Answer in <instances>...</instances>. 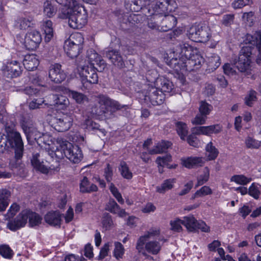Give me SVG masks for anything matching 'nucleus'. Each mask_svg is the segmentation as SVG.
Returning a JSON list of instances; mask_svg holds the SVG:
<instances>
[{"label": "nucleus", "instance_id": "1", "mask_svg": "<svg viewBox=\"0 0 261 261\" xmlns=\"http://www.w3.org/2000/svg\"><path fill=\"white\" fill-rule=\"evenodd\" d=\"M167 56L170 60L169 65L181 73L185 71L198 69L203 61L197 48L186 42L179 43L175 50L170 51Z\"/></svg>", "mask_w": 261, "mask_h": 261}, {"label": "nucleus", "instance_id": "2", "mask_svg": "<svg viewBox=\"0 0 261 261\" xmlns=\"http://www.w3.org/2000/svg\"><path fill=\"white\" fill-rule=\"evenodd\" d=\"M58 4L63 7L59 12V17L68 18V23L71 28L79 29L86 24L88 15L83 4H79L76 1L75 3L65 2Z\"/></svg>", "mask_w": 261, "mask_h": 261}, {"label": "nucleus", "instance_id": "3", "mask_svg": "<svg viewBox=\"0 0 261 261\" xmlns=\"http://www.w3.org/2000/svg\"><path fill=\"white\" fill-rule=\"evenodd\" d=\"M21 126L28 140L31 138L36 140L39 145L44 148L48 155L51 158L55 156L56 147L59 146L57 142L58 139H62L61 138H58L56 141H54V138L49 134H46L41 136H40V133L33 127L32 121H23L21 123Z\"/></svg>", "mask_w": 261, "mask_h": 261}, {"label": "nucleus", "instance_id": "4", "mask_svg": "<svg viewBox=\"0 0 261 261\" xmlns=\"http://www.w3.org/2000/svg\"><path fill=\"white\" fill-rule=\"evenodd\" d=\"M56 150L55 155L58 159L66 157L74 163H79L83 158L81 149L76 145H73L71 143L63 139L57 140Z\"/></svg>", "mask_w": 261, "mask_h": 261}, {"label": "nucleus", "instance_id": "5", "mask_svg": "<svg viewBox=\"0 0 261 261\" xmlns=\"http://www.w3.org/2000/svg\"><path fill=\"white\" fill-rule=\"evenodd\" d=\"M86 64L85 60L79 61L76 70L83 86L85 89H88L91 84L98 82V77L94 67H89L88 65Z\"/></svg>", "mask_w": 261, "mask_h": 261}, {"label": "nucleus", "instance_id": "6", "mask_svg": "<svg viewBox=\"0 0 261 261\" xmlns=\"http://www.w3.org/2000/svg\"><path fill=\"white\" fill-rule=\"evenodd\" d=\"M252 49L250 46H245L240 51V54L238 59L237 57L232 58V64L238 69V70L245 75L251 74V60Z\"/></svg>", "mask_w": 261, "mask_h": 261}, {"label": "nucleus", "instance_id": "7", "mask_svg": "<svg viewBox=\"0 0 261 261\" xmlns=\"http://www.w3.org/2000/svg\"><path fill=\"white\" fill-rule=\"evenodd\" d=\"M176 7L174 0H156L148 8V13L153 15V20L157 19V15L170 13Z\"/></svg>", "mask_w": 261, "mask_h": 261}, {"label": "nucleus", "instance_id": "8", "mask_svg": "<svg viewBox=\"0 0 261 261\" xmlns=\"http://www.w3.org/2000/svg\"><path fill=\"white\" fill-rule=\"evenodd\" d=\"M96 100L100 106V109L92 110V112L97 115H101L106 113L109 110L116 111L120 110L124 107L121 106L117 101L103 95L98 96Z\"/></svg>", "mask_w": 261, "mask_h": 261}, {"label": "nucleus", "instance_id": "9", "mask_svg": "<svg viewBox=\"0 0 261 261\" xmlns=\"http://www.w3.org/2000/svg\"><path fill=\"white\" fill-rule=\"evenodd\" d=\"M17 39L29 50L36 49L42 41L40 33L36 30L31 31L24 36L19 35L17 36Z\"/></svg>", "mask_w": 261, "mask_h": 261}, {"label": "nucleus", "instance_id": "10", "mask_svg": "<svg viewBox=\"0 0 261 261\" xmlns=\"http://www.w3.org/2000/svg\"><path fill=\"white\" fill-rule=\"evenodd\" d=\"M53 126L58 132L68 130L72 125L73 117L70 113H59L53 120Z\"/></svg>", "mask_w": 261, "mask_h": 261}, {"label": "nucleus", "instance_id": "11", "mask_svg": "<svg viewBox=\"0 0 261 261\" xmlns=\"http://www.w3.org/2000/svg\"><path fill=\"white\" fill-rule=\"evenodd\" d=\"M8 140L11 147L14 149L16 160L22 158L23 153V143L20 134L14 130L8 134Z\"/></svg>", "mask_w": 261, "mask_h": 261}, {"label": "nucleus", "instance_id": "12", "mask_svg": "<svg viewBox=\"0 0 261 261\" xmlns=\"http://www.w3.org/2000/svg\"><path fill=\"white\" fill-rule=\"evenodd\" d=\"M183 225L190 232H195L198 229L207 232L210 227L203 221H197L193 216H185L182 219Z\"/></svg>", "mask_w": 261, "mask_h": 261}, {"label": "nucleus", "instance_id": "13", "mask_svg": "<svg viewBox=\"0 0 261 261\" xmlns=\"http://www.w3.org/2000/svg\"><path fill=\"white\" fill-rule=\"evenodd\" d=\"M29 210L22 211L13 221L8 223L7 226L11 230L15 231L24 227L28 221Z\"/></svg>", "mask_w": 261, "mask_h": 261}, {"label": "nucleus", "instance_id": "14", "mask_svg": "<svg viewBox=\"0 0 261 261\" xmlns=\"http://www.w3.org/2000/svg\"><path fill=\"white\" fill-rule=\"evenodd\" d=\"M39 156L38 153L34 154L31 160L32 165L36 170L44 174L53 173L55 172H58L59 170L58 167L55 168L52 167L51 166L48 168L47 166L44 164L43 161L40 162L39 159Z\"/></svg>", "mask_w": 261, "mask_h": 261}, {"label": "nucleus", "instance_id": "15", "mask_svg": "<svg viewBox=\"0 0 261 261\" xmlns=\"http://www.w3.org/2000/svg\"><path fill=\"white\" fill-rule=\"evenodd\" d=\"M4 74L9 78L19 76L22 71V67L20 63L16 61L8 63L3 67Z\"/></svg>", "mask_w": 261, "mask_h": 261}, {"label": "nucleus", "instance_id": "16", "mask_svg": "<svg viewBox=\"0 0 261 261\" xmlns=\"http://www.w3.org/2000/svg\"><path fill=\"white\" fill-rule=\"evenodd\" d=\"M49 77L53 82L60 83L66 77V74L61 68L59 64L51 65L49 69Z\"/></svg>", "mask_w": 261, "mask_h": 261}, {"label": "nucleus", "instance_id": "17", "mask_svg": "<svg viewBox=\"0 0 261 261\" xmlns=\"http://www.w3.org/2000/svg\"><path fill=\"white\" fill-rule=\"evenodd\" d=\"M165 96L162 92H159L154 87H150L147 94L145 95L144 100L146 102H150L153 106L162 104L164 100Z\"/></svg>", "mask_w": 261, "mask_h": 261}, {"label": "nucleus", "instance_id": "18", "mask_svg": "<svg viewBox=\"0 0 261 261\" xmlns=\"http://www.w3.org/2000/svg\"><path fill=\"white\" fill-rule=\"evenodd\" d=\"M88 60L84 59L79 58L77 60V64L79 61L83 60L86 61V64L88 65L89 67H94V65H98L99 66L100 69H104L105 67V63L103 60H102L100 56H99L94 50H90L88 51L87 53Z\"/></svg>", "mask_w": 261, "mask_h": 261}, {"label": "nucleus", "instance_id": "19", "mask_svg": "<svg viewBox=\"0 0 261 261\" xmlns=\"http://www.w3.org/2000/svg\"><path fill=\"white\" fill-rule=\"evenodd\" d=\"M160 230L159 228H151L144 236L140 237L138 240L136 249L140 252H142L144 249V245L146 242L149 239L158 236L160 234Z\"/></svg>", "mask_w": 261, "mask_h": 261}, {"label": "nucleus", "instance_id": "20", "mask_svg": "<svg viewBox=\"0 0 261 261\" xmlns=\"http://www.w3.org/2000/svg\"><path fill=\"white\" fill-rule=\"evenodd\" d=\"M181 164L187 168H195L202 166L205 160L202 157L191 156L181 159Z\"/></svg>", "mask_w": 261, "mask_h": 261}, {"label": "nucleus", "instance_id": "21", "mask_svg": "<svg viewBox=\"0 0 261 261\" xmlns=\"http://www.w3.org/2000/svg\"><path fill=\"white\" fill-rule=\"evenodd\" d=\"M106 210L121 218H124L128 215L125 210L121 208L114 199L109 201L106 206Z\"/></svg>", "mask_w": 261, "mask_h": 261}, {"label": "nucleus", "instance_id": "22", "mask_svg": "<svg viewBox=\"0 0 261 261\" xmlns=\"http://www.w3.org/2000/svg\"><path fill=\"white\" fill-rule=\"evenodd\" d=\"M106 57L115 66L119 68H122L124 66V63L122 57L116 50H109L106 51Z\"/></svg>", "mask_w": 261, "mask_h": 261}, {"label": "nucleus", "instance_id": "23", "mask_svg": "<svg viewBox=\"0 0 261 261\" xmlns=\"http://www.w3.org/2000/svg\"><path fill=\"white\" fill-rule=\"evenodd\" d=\"M23 66L28 70L36 69L39 64V60L37 55L29 54L24 56Z\"/></svg>", "mask_w": 261, "mask_h": 261}, {"label": "nucleus", "instance_id": "24", "mask_svg": "<svg viewBox=\"0 0 261 261\" xmlns=\"http://www.w3.org/2000/svg\"><path fill=\"white\" fill-rule=\"evenodd\" d=\"M161 16H164L162 21V27L161 28L162 31H167L176 25L177 20L173 15H170L169 13H168L166 14H163Z\"/></svg>", "mask_w": 261, "mask_h": 261}, {"label": "nucleus", "instance_id": "25", "mask_svg": "<svg viewBox=\"0 0 261 261\" xmlns=\"http://www.w3.org/2000/svg\"><path fill=\"white\" fill-rule=\"evenodd\" d=\"M45 221L49 225L60 226L62 215L58 211H51L47 213L44 217Z\"/></svg>", "mask_w": 261, "mask_h": 261}, {"label": "nucleus", "instance_id": "26", "mask_svg": "<svg viewBox=\"0 0 261 261\" xmlns=\"http://www.w3.org/2000/svg\"><path fill=\"white\" fill-rule=\"evenodd\" d=\"M250 40V43L252 45H255L257 49L258 54L256 58V63L260 65L261 64V32H256L253 36L248 37Z\"/></svg>", "mask_w": 261, "mask_h": 261}, {"label": "nucleus", "instance_id": "27", "mask_svg": "<svg viewBox=\"0 0 261 261\" xmlns=\"http://www.w3.org/2000/svg\"><path fill=\"white\" fill-rule=\"evenodd\" d=\"M155 87L159 92H170L173 88L172 84L168 80L158 78L155 83Z\"/></svg>", "mask_w": 261, "mask_h": 261}, {"label": "nucleus", "instance_id": "28", "mask_svg": "<svg viewBox=\"0 0 261 261\" xmlns=\"http://www.w3.org/2000/svg\"><path fill=\"white\" fill-rule=\"evenodd\" d=\"M63 92L72 97L77 103L81 104L88 101L87 96L82 93L70 90L68 89H65Z\"/></svg>", "mask_w": 261, "mask_h": 261}, {"label": "nucleus", "instance_id": "29", "mask_svg": "<svg viewBox=\"0 0 261 261\" xmlns=\"http://www.w3.org/2000/svg\"><path fill=\"white\" fill-rule=\"evenodd\" d=\"M53 97L55 105L59 109L63 110H70L69 108V101L66 97L62 95H53Z\"/></svg>", "mask_w": 261, "mask_h": 261}, {"label": "nucleus", "instance_id": "30", "mask_svg": "<svg viewBox=\"0 0 261 261\" xmlns=\"http://www.w3.org/2000/svg\"><path fill=\"white\" fill-rule=\"evenodd\" d=\"M176 182L175 178L166 179L159 186L156 187V191L161 194H164L166 192L171 190Z\"/></svg>", "mask_w": 261, "mask_h": 261}, {"label": "nucleus", "instance_id": "31", "mask_svg": "<svg viewBox=\"0 0 261 261\" xmlns=\"http://www.w3.org/2000/svg\"><path fill=\"white\" fill-rule=\"evenodd\" d=\"M97 186L93 184H90L86 177H84L81 180L80 190L82 193H90L97 190Z\"/></svg>", "mask_w": 261, "mask_h": 261}, {"label": "nucleus", "instance_id": "32", "mask_svg": "<svg viewBox=\"0 0 261 261\" xmlns=\"http://www.w3.org/2000/svg\"><path fill=\"white\" fill-rule=\"evenodd\" d=\"M57 12V8L51 1H46L43 5V14L50 18L55 15Z\"/></svg>", "mask_w": 261, "mask_h": 261}, {"label": "nucleus", "instance_id": "33", "mask_svg": "<svg viewBox=\"0 0 261 261\" xmlns=\"http://www.w3.org/2000/svg\"><path fill=\"white\" fill-rule=\"evenodd\" d=\"M82 47L74 44H68L64 42V49L68 57L71 58L76 57L79 54Z\"/></svg>", "mask_w": 261, "mask_h": 261}, {"label": "nucleus", "instance_id": "34", "mask_svg": "<svg viewBox=\"0 0 261 261\" xmlns=\"http://www.w3.org/2000/svg\"><path fill=\"white\" fill-rule=\"evenodd\" d=\"M171 145V143L168 141H162L156 144V145L151 149L149 150L150 154L161 153L165 151Z\"/></svg>", "mask_w": 261, "mask_h": 261}, {"label": "nucleus", "instance_id": "35", "mask_svg": "<svg viewBox=\"0 0 261 261\" xmlns=\"http://www.w3.org/2000/svg\"><path fill=\"white\" fill-rule=\"evenodd\" d=\"M10 192L6 189L0 190V212L4 211L9 204Z\"/></svg>", "mask_w": 261, "mask_h": 261}, {"label": "nucleus", "instance_id": "36", "mask_svg": "<svg viewBox=\"0 0 261 261\" xmlns=\"http://www.w3.org/2000/svg\"><path fill=\"white\" fill-rule=\"evenodd\" d=\"M65 42L68 43V44H74L82 47V44L84 42V38L81 33H74L72 34Z\"/></svg>", "mask_w": 261, "mask_h": 261}, {"label": "nucleus", "instance_id": "37", "mask_svg": "<svg viewBox=\"0 0 261 261\" xmlns=\"http://www.w3.org/2000/svg\"><path fill=\"white\" fill-rule=\"evenodd\" d=\"M203 31V29L199 25H194L191 27L187 34L188 37L191 40L198 42L199 40L200 32Z\"/></svg>", "mask_w": 261, "mask_h": 261}, {"label": "nucleus", "instance_id": "38", "mask_svg": "<svg viewBox=\"0 0 261 261\" xmlns=\"http://www.w3.org/2000/svg\"><path fill=\"white\" fill-rule=\"evenodd\" d=\"M171 156L169 154H167L164 156L161 157L159 156L156 158V163L158 164L159 167V171L160 172H162V169L161 168L163 167L164 166H167L169 168H174L176 167V165H172L171 166H169L168 163L171 161Z\"/></svg>", "mask_w": 261, "mask_h": 261}, {"label": "nucleus", "instance_id": "39", "mask_svg": "<svg viewBox=\"0 0 261 261\" xmlns=\"http://www.w3.org/2000/svg\"><path fill=\"white\" fill-rule=\"evenodd\" d=\"M145 248L148 252L153 254H156L160 251L161 246L158 242L152 241L146 243Z\"/></svg>", "mask_w": 261, "mask_h": 261}, {"label": "nucleus", "instance_id": "40", "mask_svg": "<svg viewBox=\"0 0 261 261\" xmlns=\"http://www.w3.org/2000/svg\"><path fill=\"white\" fill-rule=\"evenodd\" d=\"M156 0H135L131 4L130 8L132 10L135 11H138L142 9L143 6L148 5L149 7L155 2Z\"/></svg>", "mask_w": 261, "mask_h": 261}, {"label": "nucleus", "instance_id": "41", "mask_svg": "<svg viewBox=\"0 0 261 261\" xmlns=\"http://www.w3.org/2000/svg\"><path fill=\"white\" fill-rule=\"evenodd\" d=\"M119 170L121 175L123 178L126 179H130L132 178L133 173L125 162H121L120 163Z\"/></svg>", "mask_w": 261, "mask_h": 261}, {"label": "nucleus", "instance_id": "42", "mask_svg": "<svg viewBox=\"0 0 261 261\" xmlns=\"http://www.w3.org/2000/svg\"><path fill=\"white\" fill-rule=\"evenodd\" d=\"M176 130L181 139L185 140L188 133V127L187 124L182 122L176 123Z\"/></svg>", "mask_w": 261, "mask_h": 261}, {"label": "nucleus", "instance_id": "43", "mask_svg": "<svg viewBox=\"0 0 261 261\" xmlns=\"http://www.w3.org/2000/svg\"><path fill=\"white\" fill-rule=\"evenodd\" d=\"M42 218L37 213L29 210L28 222L30 227L38 226L41 224Z\"/></svg>", "mask_w": 261, "mask_h": 261}, {"label": "nucleus", "instance_id": "44", "mask_svg": "<svg viewBox=\"0 0 261 261\" xmlns=\"http://www.w3.org/2000/svg\"><path fill=\"white\" fill-rule=\"evenodd\" d=\"M192 132L195 135H204L210 136L212 134V127L211 126H197L193 127Z\"/></svg>", "mask_w": 261, "mask_h": 261}, {"label": "nucleus", "instance_id": "45", "mask_svg": "<svg viewBox=\"0 0 261 261\" xmlns=\"http://www.w3.org/2000/svg\"><path fill=\"white\" fill-rule=\"evenodd\" d=\"M101 224L102 228L105 230H109L113 227L114 223L112 216L109 213L103 214L101 219Z\"/></svg>", "mask_w": 261, "mask_h": 261}, {"label": "nucleus", "instance_id": "46", "mask_svg": "<svg viewBox=\"0 0 261 261\" xmlns=\"http://www.w3.org/2000/svg\"><path fill=\"white\" fill-rule=\"evenodd\" d=\"M252 180L251 178L247 177L244 175H234L231 178V181H234L238 184L242 185H246L250 182Z\"/></svg>", "mask_w": 261, "mask_h": 261}, {"label": "nucleus", "instance_id": "47", "mask_svg": "<svg viewBox=\"0 0 261 261\" xmlns=\"http://www.w3.org/2000/svg\"><path fill=\"white\" fill-rule=\"evenodd\" d=\"M115 248L114 250V256L117 259H119L123 257L124 254L125 249L122 244L119 242L114 243Z\"/></svg>", "mask_w": 261, "mask_h": 261}, {"label": "nucleus", "instance_id": "48", "mask_svg": "<svg viewBox=\"0 0 261 261\" xmlns=\"http://www.w3.org/2000/svg\"><path fill=\"white\" fill-rule=\"evenodd\" d=\"M257 93L253 90H250L245 97V103L249 106L252 107L255 101L257 100Z\"/></svg>", "mask_w": 261, "mask_h": 261}, {"label": "nucleus", "instance_id": "49", "mask_svg": "<svg viewBox=\"0 0 261 261\" xmlns=\"http://www.w3.org/2000/svg\"><path fill=\"white\" fill-rule=\"evenodd\" d=\"M109 189L113 196L116 199L118 202L120 204H123L124 200L123 199L121 193L113 183H110Z\"/></svg>", "mask_w": 261, "mask_h": 261}, {"label": "nucleus", "instance_id": "50", "mask_svg": "<svg viewBox=\"0 0 261 261\" xmlns=\"http://www.w3.org/2000/svg\"><path fill=\"white\" fill-rule=\"evenodd\" d=\"M31 21L28 18L21 17L18 18L16 22V26L21 30H25L31 27Z\"/></svg>", "mask_w": 261, "mask_h": 261}, {"label": "nucleus", "instance_id": "51", "mask_svg": "<svg viewBox=\"0 0 261 261\" xmlns=\"http://www.w3.org/2000/svg\"><path fill=\"white\" fill-rule=\"evenodd\" d=\"M0 254L6 258H10L13 255V251L8 245H0Z\"/></svg>", "mask_w": 261, "mask_h": 261}, {"label": "nucleus", "instance_id": "52", "mask_svg": "<svg viewBox=\"0 0 261 261\" xmlns=\"http://www.w3.org/2000/svg\"><path fill=\"white\" fill-rule=\"evenodd\" d=\"M19 206L16 203H13L8 211L7 213L4 215L6 220L12 218L19 210Z\"/></svg>", "mask_w": 261, "mask_h": 261}, {"label": "nucleus", "instance_id": "53", "mask_svg": "<svg viewBox=\"0 0 261 261\" xmlns=\"http://www.w3.org/2000/svg\"><path fill=\"white\" fill-rule=\"evenodd\" d=\"M245 144L248 148L257 149L261 146V142L256 141L248 137L245 140Z\"/></svg>", "mask_w": 261, "mask_h": 261}, {"label": "nucleus", "instance_id": "54", "mask_svg": "<svg viewBox=\"0 0 261 261\" xmlns=\"http://www.w3.org/2000/svg\"><path fill=\"white\" fill-rule=\"evenodd\" d=\"M221 243L219 241H213V253L217 252L223 260H226L225 257V252L222 248H219Z\"/></svg>", "mask_w": 261, "mask_h": 261}, {"label": "nucleus", "instance_id": "55", "mask_svg": "<svg viewBox=\"0 0 261 261\" xmlns=\"http://www.w3.org/2000/svg\"><path fill=\"white\" fill-rule=\"evenodd\" d=\"M242 18L243 20L248 23L249 26H252L255 19L254 13L252 11L245 12L243 13Z\"/></svg>", "mask_w": 261, "mask_h": 261}, {"label": "nucleus", "instance_id": "56", "mask_svg": "<svg viewBox=\"0 0 261 261\" xmlns=\"http://www.w3.org/2000/svg\"><path fill=\"white\" fill-rule=\"evenodd\" d=\"M41 87L40 86H32L27 87L24 89V92L25 94L32 96L37 94H40L41 92Z\"/></svg>", "mask_w": 261, "mask_h": 261}, {"label": "nucleus", "instance_id": "57", "mask_svg": "<svg viewBox=\"0 0 261 261\" xmlns=\"http://www.w3.org/2000/svg\"><path fill=\"white\" fill-rule=\"evenodd\" d=\"M171 229L175 231H180L182 230L181 224L183 225L182 220L179 218H176L171 220L170 222Z\"/></svg>", "mask_w": 261, "mask_h": 261}, {"label": "nucleus", "instance_id": "58", "mask_svg": "<svg viewBox=\"0 0 261 261\" xmlns=\"http://www.w3.org/2000/svg\"><path fill=\"white\" fill-rule=\"evenodd\" d=\"M252 3L251 0H237L232 3V6L234 9H240Z\"/></svg>", "mask_w": 261, "mask_h": 261}, {"label": "nucleus", "instance_id": "59", "mask_svg": "<svg viewBox=\"0 0 261 261\" xmlns=\"http://www.w3.org/2000/svg\"><path fill=\"white\" fill-rule=\"evenodd\" d=\"M192 133L187 137V142L189 144L194 147H198L199 145L198 139Z\"/></svg>", "mask_w": 261, "mask_h": 261}, {"label": "nucleus", "instance_id": "60", "mask_svg": "<svg viewBox=\"0 0 261 261\" xmlns=\"http://www.w3.org/2000/svg\"><path fill=\"white\" fill-rule=\"evenodd\" d=\"M211 193V190L210 187L207 186L202 187L199 190L197 191L193 197V198L198 196H203L208 195Z\"/></svg>", "mask_w": 261, "mask_h": 261}, {"label": "nucleus", "instance_id": "61", "mask_svg": "<svg viewBox=\"0 0 261 261\" xmlns=\"http://www.w3.org/2000/svg\"><path fill=\"white\" fill-rule=\"evenodd\" d=\"M231 61L232 60L230 61V63H226L223 67L224 72L226 74L233 75L236 74V70L232 67L234 64H232Z\"/></svg>", "mask_w": 261, "mask_h": 261}, {"label": "nucleus", "instance_id": "62", "mask_svg": "<svg viewBox=\"0 0 261 261\" xmlns=\"http://www.w3.org/2000/svg\"><path fill=\"white\" fill-rule=\"evenodd\" d=\"M110 243H106L103 246L101 249L99 255L98 256V258L99 259H102L104 258L106 256H107L108 254V252L110 250Z\"/></svg>", "mask_w": 261, "mask_h": 261}, {"label": "nucleus", "instance_id": "63", "mask_svg": "<svg viewBox=\"0 0 261 261\" xmlns=\"http://www.w3.org/2000/svg\"><path fill=\"white\" fill-rule=\"evenodd\" d=\"M248 192L250 196L253 197L255 199L258 198L259 192L254 183L249 187Z\"/></svg>", "mask_w": 261, "mask_h": 261}, {"label": "nucleus", "instance_id": "64", "mask_svg": "<svg viewBox=\"0 0 261 261\" xmlns=\"http://www.w3.org/2000/svg\"><path fill=\"white\" fill-rule=\"evenodd\" d=\"M206 115L201 113L197 114L196 117L192 120V123L193 124H202L205 122Z\"/></svg>", "mask_w": 261, "mask_h": 261}]
</instances>
